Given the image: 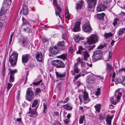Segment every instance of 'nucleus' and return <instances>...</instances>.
<instances>
[{
  "instance_id": "obj_1",
  "label": "nucleus",
  "mask_w": 125,
  "mask_h": 125,
  "mask_svg": "<svg viewBox=\"0 0 125 125\" xmlns=\"http://www.w3.org/2000/svg\"><path fill=\"white\" fill-rule=\"evenodd\" d=\"M98 40L97 36L96 34H91L87 38V43L89 44H92L97 42Z\"/></svg>"
},
{
  "instance_id": "obj_2",
  "label": "nucleus",
  "mask_w": 125,
  "mask_h": 125,
  "mask_svg": "<svg viewBox=\"0 0 125 125\" xmlns=\"http://www.w3.org/2000/svg\"><path fill=\"white\" fill-rule=\"evenodd\" d=\"M18 57V54L15 52L13 53L10 56L9 59V62L12 66H13L16 64Z\"/></svg>"
},
{
  "instance_id": "obj_3",
  "label": "nucleus",
  "mask_w": 125,
  "mask_h": 125,
  "mask_svg": "<svg viewBox=\"0 0 125 125\" xmlns=\"http://www.w3.org/2000/svg\"><path fill=\"white\" fill-rule=\"evenodd\" d=\"M26 98L27 100L30 102L34 99L33 92L30 88H28L27 89Z\"/></svg>"
},
{
  "instance_id": "obj_4",
  "label": "nucleus",
  "mask_w": 125,
  "mask_h": 125,
  "mask_svg": "<svg viewBox=\"0 0 125 125\" xmlns=\"http://www.w3.org/2000/svg\"><path fill=\"white\" fill-rule=\"evenodd\" d=\"M52 65H55L58 68H63L65 67L64 63L60 60H54L52 61Z\"/></svg>"
},
{
  "instance_id": "obj_5",
  "label": "nucleus",
  "mask_w": 125,
  "mask_h": 125,
  "mask_svg": "<svg viewBox=\"0 0 125 125\" xmlns=\"http://www.w3.org/2000/svg\"><path fill=\"white\" fill-rule=\"evenodd\" d=\"M102 56V52L100 50L96 51L94 52L93 57V59L95 61L100 59Z\"/></svg>"
},
{
  "instance_id": "obj_6",
  "label": "nucleus",
  "mask_w": 125,
  "mask_h": 125,
  "mask_svg": "<svg viewBox=\"0 0 125 125\" xmlns=\"http://www.w3.org/2000/svg\"><path fill=\"white\" fill-rule=\"evenodd\" d=\"M79 92L83 93V98L84 100V103L85 104H87L89 102L90 100L89 98L88 93L85 91L82 90H78Z\"/></svg>"
},
{
  "instance_id": "obj_7",
  "label": "nucleus",
  "mask_w": 125,
  "mask_h": 125,
  "mask_svg": "<svg viewBox=\"0 0 125 125\" xmlns=\"http://www.w3.org/2000/svg\"><path fill=\"white\" fill-rule=\"evenodd\" d=\"M36 108L32 109L31 107H30L29 108V111L28 113V116L30 117L36 118L37 115V114L36 112Z\"/></svg>"
},
{
  "instance_id": "obj_8",
  "label": "nucleus",
  "mask_w": 125,
  "mask_h": 125,
  "mask_svg": "<svg viewBox=\"0 0 125 125\" xmlns=\"http://www.w3.org/2000/svg\"><path fill=\"white\" fill-rule=\"evenodd\" d=\"M19 43L21 46L25 47L28 45L29 44L27 38H23L19 40Z\"/></svg>"
},
{
  "instance_id": "obj_9",
  "label": "nucleus",
  "mask_w": 125,
  "mask_h": 125,
  "mask_svg": "<svg viewBox=\"0 0 125 125\" xmlns=\"http://www.w3.org/2000/svg\"><path fill=\"white\" fill-rule=\"evenodd\" d=\"M82 29L85 32H89L91 31L92 28L90 24L86 23L83 25Z\"/></svg>"
},
{
  "instance_id": "obj_10",
  "label": "nucleus",
  "mask_w": 125,
  "mask_h": 125,
  "mask_svg": "<svg viewBox=\"0 0 125 125\" xmlns=\"http://www.w3.org/2000/svg\"><path fill=\"white\" fill-rule=\"evenodd\" d=\"M88 6L90 8H93L95 7L96 4V0H87Z\"/></svg>"
},
{
  "instance_id": "obj_11",
  "label": "nucleus",
  "mask_w": 125,
  "mask_h": 125,
  "mask_svg": "<svg viewBox=\"0 0 125 125\" xmlns=\"http://www.w3.org/2000/svg\"><path fill=\"white\" fill-rule=\"evenodd\" d=\"M49 51L51 54L54 55L57 54L58 52L57 47L55 46H52L50 47Z\"/></svg>"
},
{
  "instance_id": "obj_12",
  "label": "nucleus",
  "mask_w": 125,
  "mask_h": 125,
  "mask_svg": "<svg viewBox=\"0 0 125 125\" xmlns=\"http://www.w3.org/2000/svg\"><path fill=\"white\" fill-rule=\"evenodd\" d=\"M78 63H75L74 66L73 71L72 70L71 72L72 75H74L75 73H78L80 70V69L77 66Z\"/></svg>"
},
{
  "instance_id": "obj_13",
  "label": "nucleus",
  "mask_w": 125,
  "mask_h": 125,
  "mask_svg": "<svg viewBox=\"0 0 125 125\" xmlns=\"http://www.w3.org/2000/svg\"><path fill=\"white\" fill-rule=\"evenodd\" d=\"M81 23L80 22H76L73 28V31L75 32H78L80 30Z\"/></svg>"
},
{
  "instance_id": "obj_14",
  "label": "nucleus",
  "mask_w": 125,
  "mask_h": 125,
  "mask_svg": "<svg viewBox=\"0 0 125 125\" xmlns=\"http://www.w3.org/2000/svg\"><path fill=\"white\" fill-rule=\"evenodd\" d=\"M86 82L87 83L91 84L94 83L95 80L94 77L93 76H87Z\"/></svg>"
},
{
  "instance_id": "obj_15",
  "label": "nucleus",
  "mask_w": 125,
  "mask_h": 125,
  "mask_svg": "<svg viewBox=\"0 0 125 125\" xmlns=\"http://www.w3.org/2000/svg\"><path fill=\"white\" fill-rule=\"evenodd\" d=\"M117 82L121 83L124 85H125V77L123 76L118 78L117 79Z\"/></svg>"
},
{
  "instance_id": "obj_16",
  "label": "nucleus",
  "mask_w": 125,
  "mask_h": 125,
  "mask_svg": "<svg viewBox=\"0 0 125 125\" xmlns=\"http://www.w3.org/2000/svg\"><path fill=\"white\" fill-rule=\"evenodd\" d=\"M30 58V55L25 54L22 55V62L23 63H26L27 62Z\"/></svg>"
},
{
  "instance_id": "obj_17",
  "label": "nucleus",
  "mask_w": 125,
  "mask_h": 125,
  "mask_svg": "<svg viewBox=\"0 0 125 125\" xmlns=\"http://www.w3.org/2000/svg\"><path fill=\"white\" fill-rule=\"evenodd\" d=\"M36 58L38 61L40 62H42L43 57L42 52H38L36 54Z\"/></svg>"
},
{
  "instance_id": "obj_18",
  "label": "nucleus",
  "mask_w": 125,
  "mask_h": 125,
  "mask_svg": "<svg viewBox=\"0 0 125 125\" xmlns=\"http://www.w3.org/2000/svg\"><path fill=\"white\" fill-rule=\"evenodd\" d=\"M84 3V1L83 0H81L79 1V3L76 4L75 7L76 9L77 10H80L81 9Z\"/></svg>"
},
{
  "instance_id": "obj_19",
  "label": "nucleus",
  "mask_w": 125,
  "mask_h": 125,
  "mask_svg": "<svg viewBox=\"0 0 125 125\" xmlns=\"http://www.w3.org/2000/svg\"><path fill=\"white\" fill-rule=\"evenodd\" d=\"M55 74L57 78H61L65 77L66 75V72L61 73L60 72L56 71L55 72Z\"/></svg>"
},
{
  "instance_id": "obj_20",
  "label": "nucleus",
  "mask_w": 125,
  "mask_h": 125,
  "mask_svg": "<svg viewBox=\"0 0 125 125\" xmlns=\"http://www.w3.org/2000/svg\"><path fill=\"white\" fill-rule=\"evenodd\" d=\"M23 13L25 15H26L28 12V9L25 4H24L22 7Z\"/></svg>"
},
{
  "instance_id": "obj_21",
  "label": "nucleus",
  "mask_w": 125,
  "mask_h": 125,
  "mask_svg": "<svg viewBox=\"0 0 125 125\" xmlns=\"http://www.w3.org/2000/svg\"><path fill=\"white\" fill-rule=\"evenodd\" d=\"M106 8V6L104 4H102L98 6L97 10L98 11H101L104 10Z\"/></svg>"
},
{
  "instance_id": "obj_22",
  "label": "nucleus",
  "mask_w": 125,
  "mask_h": 125,
  "mask_svg": "<svg viewBox=\"0 0 125 125\" xmlns=\"http://www.w3.org/2000/svg\"><path fill=\"white\" fill-rule=\"evenodd\" d=\"M62 107L66 110H71L73 108V106L70 104H68L62 105Z\"/></svg>"
},
{
  "instance_id": "obj_23",
  "label": "nucleus",
  "mask_w": 125,
  "mask_h": 125,
  "mask_svg": "<svg viewBox=\"0 0 125 125\" xmlns=\"http://www.w3.org/2000/svg\"><path fill=\"white\" fill-rule=\"evenodd\" d=\"M57 46L59 48L62 50H63L65 49L64 42L63 41L58 42L57 43Z\"/></svg>"
},
{
  "instance_id": "obj_24",
  "label": "nucleus",
  "mask_w": 125,
  "mask_h": 125,
  "mask_svg": "<svg viewBox=\"0 0 125 125\" xmlns=\"http://www.w3.org/2000/svg\"><path fill=\"white\" fill-rule=\"evenodd\" d=\"M125 32V28H121L117 32V35L118 36L121 37Z\"/></svg>"
},
{
  "instance_id": "obj_25",
  "label": "nucleus",
  "mask_w": 125,
  "mask_h": 125,
  "mask_svg": "<svg viewBox=\"0 0 125 125\" xmlns=\"http://www.w3.org/2000/svg\"><path fill=\"white\" fill-rule=\"evenodd\" d=\"M113 116H112L108 115L106 117V120L107 123L109 125H110L111 124V120L113 118Z\"/></svg>"
},
{
  "instance_id": "obj_26",
  "label": "nucleus",
  "mask_w": 125,
  "mask_h": 125,
  "mask_svg": "<svg viewBox=\"0 0 125 125\" xmlns=\"http://www.w3.org/2000/svg\"><path fill=\"white\" fill-rule=\"evenodd\" d=\"M86 51L85 49L83 48L82 46H80L79 47L78 51L76 52V53L77 54H82L84 53V51Z\"/></svg>"
},
{
  "instance_id": "obj_27",
  "label": "nucleus",
  "mask_w": 125,
  "mask_h": 125,
  "mask_svg": "<svg viewBox=\"0 0 125 125\" xmlns=\"http://www.w3.org/2000/svg\"><path fill=\"white\" fill-rule=\"evenodd\" d=\"M11 0H4L3 4V6L7 7L10 5L11 3Z\"/></svg>"
},
{
  "instance_id": "obj_28",
  "label": "nucleus",
  "mask_w": 125,
  "mask_h": 125,
  "mask_svg": "<svg viewBox=\"0 0 125 125\" xmlns=\"http://www.w3.org/2000/svg\"><path fill=\"white\" fill-rule=\"evenodd\" d=\"M105 16V14L104 13L101 14H98L96 15L97 18L100 20H102Z\"/></svg>"
},
{
  "instance_id": "obj_29",
  "label": "nucleus",
  "mask_w": 125,
  "mask_h": 125,
  "mask_svg": "<svg viewBox=\"0 0 125 125\" xmlns=\"http://www.w3.org/2000/svg\"><path fill=\"white\" fill-rule=\"evenodd\" d=\"M83 55L84 58L85 60L86 61L88 58L89 57V55L87 52L86 51H84V53L83 54Z\"/></svg>"
},
{
  "instance_id": "obj_30",
  "label": "nucleus",
  "mask_w": 125,
  "mask_h": 125,
  "mask_svg": "<svg viewBox=\"0 0 125 125\" xmlns=\"http://www.w3.org/2000/svg\"><path fill=\"white\" fill-rule=\"evenodd\" d=\"M101 105L100 104H96L94 106L96 110L98 113H99L101 109Z\"/></svg>"
},
{
  "instance_id": "obj_31",
  "label": "nucleus",
  "mask_w": 125,
  "mask_h": 125,
  "mask_svg": "<svg viewBox=\"0 0 125 125\" xmlns=\"http://www.w3.org/2000/svg\"><path fill=\"white\" fill-rule=\"evenodd\" d=\"M74 39L76 42H79L80 40H83V39H82V38H80V37L78 35H75L74 37Z\"/></svg>"
},
{
  "instance_id": "obj_32",
  "label": "nucleus",
  "mask_w": 125,
  "mask_h": 125,
  "mask_svg": "<svg viewBox=\"0 0 125 125\" xmlns=\"http://www.w3.org/2000/svg\"><path fill=\"white\" fill-rule=\"evenodd\" d=\"M112 65L111 63H107V64L106 69L108 71H110L112 69Z\"/></svg>"
},
{
  "instance_id": "obj_33",
  "label": "nucleus",
  "mask_w": 125,
  "mask_h": 125,
  "mask_svg": "<svg viewBox=\"0 0 125 125\" xmlns=\"http://www.w3.org/2000/svg\"><path fill=\"white\" fill-rule=\"evenodd\" d=\"M47 102H45L43 103V105L44 109L43 110V113H45L46 112V111L47 109Z\"/></svg>"
},
{
  "instance_id": "obj_34",
  "label": "nucleus",
  "mask_w": 125,
  "mask_h": 125,
  "mask_svg": "<svg viewBox=\"0 0 125 125\" xmlns=\"http://www.w3.org/2000/svg\"><path fill=\"white\" fill-rule=\"evenodd\" d=\"M66 54H63L58 56V57L63 60H64L66 59Z\"/></svg>"
},
{
  "instance_id": "obj_35",
  "label": "nucleus",
  "mask_w": 125,
  "mask_h": 125,
  "mask_svg": "<svg viewBox=\"0 0 125 125\" xmlns=\"http://www.w3.org/2000/svg\"><path fill=\"white\" fill-rule=\"evenodd\" d=\"M84 116H80L79 120V124H82L83 123V121L84 119Z\"/></svg>"
},
{
  "instance_id": "obj_36",
  "label": "nucleus",
  "mask_w": 125,
  "mask_h": 125,
  "mask_svg": "<svg viewBox=\"0 0 125 125\" xmlns=\"http://www.w3.org/2000/svg\"><path fill=\"white\" fill-rule=\"evenodd\" d=\"M41 92V90L40 88H36L35 91V93L36 95H38Z\"/></svg>"
},
{
  "instance_id": "obj_37",
  "label": "nucleus",
  "mask_w": 125,
  "mask_h": 125,
  "mask_svg": "<svg viewBox=\"0 0 125 125\" xmlns=\"http://www.w3.org/2000/svg\"><path fill=\"white\" fill-rule=\"evenodd\" d=\"M6 11V9L4 8H1L0 11V16L2 15L3 14H4Z\"/></svg>"
},
{
  "instance_id": "obj_38",
  "label": "nucleus",
  "mask_w": 125,
  "mask_h": 125,
  "mask_svg": "<svg viewBox=\"0 0 125 125\" xmlns=\"http://www.w3.org/2000/svg\"><path fill=\"white\" fill-rule=\"evenodd\" d=\"M35 61L34 60L30 62L29 64V66L32 67H34L35 66Z\"/></svg>"
},
{
  "instance_id": "obj_39",
  "label": "nucleus",
  "mask_w": 125,
  "mask_h": 125,
  "mask_svg": "<svg viewBox=\"0 0 125 125\" xmlns=\"http://www.w3.org/2000/svg\"><path fill=\"white\" fill-rule=\"evenodd\" d=\"M112 36L113 34L111 32L109 33H106L105 34V36L106 38L111 37Z\"/></svg>"
},
{
  "instance_id": "obj_40",
  "label": "nucleus",
  "mask_w": 125,
  "mask_h": 125,
  "mask_svg": "<svg viewBox=\"0 0 125 125\" xmlns=\"http://www.w3.org/2000/svg\"><path fill=\"white\" fill-rule=\"evenodd\" d=\"M42 82V80H40L39 81L37 82H33L32 83V84L34 86L38 85H39L40 83Z\"/></svg>"
},
{
  "instance_id": "obj_41",
  "label": "nucleus",
  "mask_w": 125,
  "mask_h": 125,
  "mask_svg": "<svg viewBox=\"0 0 125 125\" xmlns=\"http://www.w3.org/2000/svg\"><path fill=\"white\" fill-rule=\"evenodd\" d=\"M22 20L23 24L26 25L29 23L28 21L23 17L22 18Z\"/></svg>"
},
{
  "instance_id": "obj_42",
  "label": "nucleus",
  "mask_w": 125,
  "mask_h": 125,
  "mask_svg": "<svg viewBox=\"0 0 125 125\" xmlns=\"http://www.w3.org/2000/svg\"><path fill=\"white\" fill-rule=\"evenodd\" d=\"M0 20H1V21H4L5 23H6L7 21V18L6 17L4 16L3 15L2 17V18H1L0 17Z\"/></svg>"
},
{
  "instance_id": "obj_43",
  "label": "nucleus",
  "mask_w": 125,
  "mask_h": 125,
  "mask_svg": "<svg viewBox=\"0 0 125 125\" xmlns=\"http://www.w3.org/2000/svg\"><path fill=\"white\" fill-rule=\"evenodd\" d=\"M10 74H11V75H13L14 76V74L17 72V70L16 69L14 70H10Z\"/></svg>"
},
{
  "instance_id": "obj_44",
  "label": "nucleus",
  "mask_w": 125,
  "mask_h": 125,
  "mask_svg": "<svg viewBox=\"0 0 125 125\" xmlns=\"http://www.w3.org/2000/svg\"><path fill=\"white\" fill-rule=\"evenodd\" d=\"M14 81V76H13V75H11V74H10V78L9 80V82H12Z\"/></svg>"
},
{
  "instance_id": "obj_45",
  "label": "nucleus",
  "mask_w": 125,
  "mask_h": 125,
  "mask_svg": "<svg viewBox=\"0 0 125 125\" xmlns=\"http://www.w3.org/2000/svg\"><path fill=\"white\" fill-rule=\"evenodd\" d=\"M110 100L111 102L113 104H115L117 103V101L115 100V102H113L114 99L113 97L110 98Z\"/></svg>"
},
{
  "instance_id": "obj_46",
  "label": "nucleus",
  "mask_w": 125,
  "mask_h": 125,
  "mask_svg": "<svg viewBox=\"0 0 125 125\" xmlns=\"http://www.w3.org/2000/svg\"><path fill=\"white\" fill-rule=\"evenodd\" d=\"M38 101L37 100H34L33 103L32 104V107H35L38 104Z\"/></svg>"
},
{
  "instance_id": "obj_47",
  "label": "nucleus",
  "mask_w": 125,
  "mask_h": 125,
  "mask_svg": "<svg viewBox=\"0 0 125 125\" xmlns=\"http://www.w3.org/2000/svg\"><path fill=\"white\" fill-rule=\"evenodd\" d=\"M95 45L88 46V49L89 51H90L92 50L94 47Z\"/></svg>"
},
{
  "instance_id": "obj_48",
  "label": "nucleus",
  "mask_w": 125,
  "mask_h": 125,
  "mask_svg": "<svg viewBox=\"0 0 125 125\" xmlns=\"http://www.w3.org/2000/svg\"><path fill=\"white\" fill-rule=\"evenodd\" d=\"M12 85V84L11 83H8V86L7 87V91H8L10 89Z\"/></svg>"
},
{
  "instance_id": "obj_49",
  "label": "nucleus",
  "mask_w": 125,
  "mask_h": 125,
  "mask_svg": "<svg viewBox=\"0 0 125 125\" xmlns=\"http://www.w3.org/2000/svg\"><path fill=\"white\" fill-rule=\"evenodd\" d=\"M100 88H98L97 89V91H95V94L96 95H98L100 94Z\"/></svg>"
},
{
  "instance_id": "obj_50",
  "label": "nucleus",
  "mask_w": 125,
  "mask_h": 125,
  "mask_svg": "<svg viewBox=\"0 0 125 125\" xmlns=\"http://www.w3.org/2000/svg\"><path fill=\"white\" fill-rule=\"evenodd\" d=\"M118 19L117 18H115L114 20V21L113 22V24L114 26H115L117 24V21Z\"/></svg>"
},
{
  "instance_id": "obj_51",
  "label": "nucleus",
  "mask_w": 125,
  "mask_h": 125,
  "mask_svg": "<svg viewBox=\"0 0 125 125\" xmlns=\"http://www.w3.org/2000/svg\"><path fill=\"white\" fill-rule=\"evenodd\" d=\"M112 55V53L110 51L109 52V56L108 58V60H106V61H108L111 58V56Z\"/></svg>"
},
{
  "instance_id": "obj_52",
  "label": "nucleus",
  "mask_w": 125,
  "mask_h": 125,
  "mask_svg": "<svg viewBox=\"0 0 125 125\" xmlns=\"http://www.w3.org/2000/svg\"><path fill=\"white\" fill-rule=\"evenodd\" d=\"M61 12H59L57 11V10H56L55 11V14L56 16H57V15L59 16V17L61 19V18L60 17V13Z\"/></svg>"
},
{
  "instance_id": "obj_53",
  "label": "nucleus",
  "mask_w": 125,
  "mask_h": 125,
  "mask_svg": "<svg viewBox=\"0 0 125 125\" xmlns=\"http://www.w3.org/2000/svg\"><path fill=\"white\" fill-rule=\"evenodd\" d=\"M119 73H121L123 72L125 73V68H122L120 69L119 70Z\"/></svg>"
},
{
  "instance_id": "obj_54",
  "label": "nucleus",
  "mask_w": 125,
  "mask_h": 125,
  "mask_svg": "<svg viewBox=\"0 0 125 125\" xmlns=\"http://www.w3.org/2000/svg\"><path fill=\"white\" fill-rule=\"evenodd\" d=\"M65 18L68 20L70 19L69 14H65Z\"/></svg>"
},
{
  "instance_id": "obj_55",
  "label": "nucleus",
  "mask_w": 125,
  "mask_h": 125,
  "mask_svg": "<svg viewBox=\"0 0 125 125\" xmlns=\"http://www.w3.org/2000/svg\"><path fill=\"white\" fill-rule=\"evenodd\" d=\"M64 122L66 124H68V122L70 121V119L67 118V119H66L64 120Z\"/></svg>"
},
{
  "instance_id": "obj_56",
  "label": "nucleus",
  "mask_w": 125,
  "mask_h": 125,
  "mask_svg": "<svg viewBox=\"0 0 125 125\" xmlns=\"http://www.w3.org/2000/svg\"><path fill=\"white\" fill-rule=\"evenodd\" d=\"M81 76V75L80 74H79L75 76L74 77V79H75V80H77V79H78L79 77H80Z\"/></svg>"
},
{
  "instance_id": "obj_57",
  "label": "nucleus",
  "mask_w": 125,
  "mask_h": 125,
  "mask_svg": "<svg viewBox=\"0 0 125 125\" xmlns=\"http://www.w3.org/2000/svg\"><path fill=\"white\" fill-rule=\"evenodd\" d=\"M66 34L65 33H63L62 34V38L63 39L65 40L66 39Z\"/></svg>"
},
{
  "instance_id": "obj_58",
  "label": "nucleus",
  "mask_w": 125,
  "mask_h": 125,
  "mask_svg": "<svg viewBox=\"0 0 125 125\" xmlns=\"http://www.w3.org/2000/svg\"><path fill=\"white\" fill-rule=\"evenodd\" d=\"M69 100V98H66L64 101L62 102L63 103H67Z\"/></svg>"
},
{
  "instance_id": "obj_59",
  "label": "nucleus",
  "mask_w": 125,
  "mask_h": 125,
  "mask_svg": "<svg viewBox=\"0 0 125 125\" xmlns=\"http://www.w3.org/2000/svg\"><path fill=\"white\" fill-rule=\"evenodd\" d=\"M104 46L103 45H101L99 46L97 48L98 49H101L104 48Z\"/></svg>"
},
{
  "instance_id": "obj_60",
  "label": "nucleus",
  "mask_w": 125,
  "mask_h": 125,
  "mask_svg": "<svg viewBox=\"0 0 125 125\" xmlns=\"http://www.w3.org/2000/svg\"><path fill=\"white\" fill-rule=\"evenodd\" d=\"M77 87H79L80 85L82 84V83H81L79 81H77Z\"/></svg>"
},
{
  "instance_id": "obj_61",
  "label": "nucleus",
  "mask_w": 125,
  "mask_h": 125,
  "mask_svg": "<svg viewBox=\"0 0 125 125\" xmlns=\"http://www.w3.org/2000/svg\"><path fill=\"white\" fill-rule=\"evenodd\" d=\"M57 8L58 9V11L59 12H61V9L60 6H57Z\"/></svg>"
},
{
  "instance_id": "obj_62",
  "label": "nucleus",
  "mask_w": 125,
  "mask_h": 125,
  "mask_svg": "<svg viewBox=\"0 0 125 125\" xmlns=\"http://www.w3.org/2000/svg\"><path fill=\"white\" fill-rule=\"evenodd\" d=\"M99 119L100 120H102L104 119V117L102 116L101 114H100L99 115Z\"/></svg>"
},
{
  "instance_id": "obj_63",
  "label": "nucleus",
  "mask_w": 125,
  "mask_h": 125,
  "mask_svg": "<svg viewBox=\"0 0 125 125\" xmlns=\"http://www.w3.org/2000/svg\"><path fill=\"white\" fill-rule=\"evenodd\" d=\"M29 30V29L26 27V28H24L23 29V31H27Z\"/></svg>"
},
{
  "instance_id": "obj_64",
  "label": "nucleus",
  "mask_w": 125,
  "mask_h": 125,
  "mask_svg": "<svg viewBox=\"0 0 125 125\" xmlns=\"http://www.w3.org/2000/svg\"><path fill=\"white\" fill-rule=\"evenodd\" d=\"M69 14V12L68 10V8H66V13L65 14Z\"/></svg>"
}]
</instances>
